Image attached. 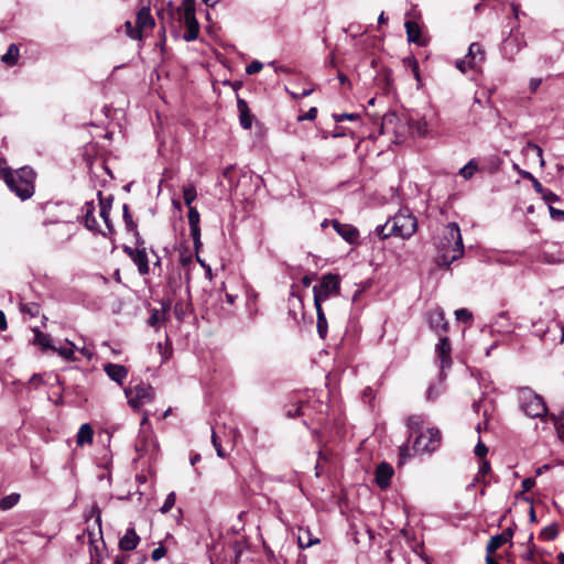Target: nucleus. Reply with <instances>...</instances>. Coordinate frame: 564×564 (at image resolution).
I'll list each match as a JSON object with an SVG mask.
<instances>
[{
    "mask_svg": "<svg viewBox=\"0 0 564 564\" xmlns=\"http://www.w3.org/2000/svg\"><path fill=\"white\" fill-rule=\"evenodd\" d=\"M317 116V109L315 107H312L308 109V111L304 115L299 116V121L303 120H314Z\"/></svg>",
    "mask_w": 564,
    "mask_h": 564,
    "instance_id": "52",
    "label": "nucleus"
},
{
    "mask_svg": "<svg viewBox=\"0 0 564 564\" xmlns=\"http://www.w3.org/2000/svg\"><path fill=\"white\" fill-rule=\"evenodd\" d=\"M124 28H126V33L130 39H132V40H141L142 39L141 30L138 29L137 25L133 26L130 21H127L124 23Z\"/></svg>",
    "mask_w": 564,
    "mask_h": 564,
    "instance_id": "38",
    "label": "nucleus"
},
{
    "mask_svg": "<svg viewBox=\"0 0 564 564\" xmlns=\"http://www.w3.org/2000/svg\"><path fill=\"white\" fill-rule=\"evenodd\" d=\"M496 325L500 332H509L510 330L509 329L510 323H509V317H508L507 313L501 312L498 315V317L496 319Z\"/></svg>",
    "mask_w": 564,
    "mask_h": 564,
    "instance_id": "39",
    "label": "nucleus"
},
{
    "mask_svg": "<svg viewBox=\"0 0 564 564\" xmlns=\"http://www.w3.org/2000/svg\"><path fill=\"white\" fill-rule=\"evenodd\" d=\"M19 47L17 44L12 43L9 45L6 54L2 56L1 61L9 65V66H13L17 62H18V58H19Z\"/></svg>",
    "mask_w": 564,
    "mask_h": 564,
    "instance_id": "32",
    "label": "nucleus"
},
{
    "mask_svg": "<svg viewBox=\"0 0 564 564\" xmlns=\"http://www.w3.org/2000/svg\"><path fill=\"white\" fill-rule=\"evenodd\" d=\"M553 326L561 330V335L558 339L556 337L551 338L552 341H557L558 344L564 343V325H562L560 322H554Z\"/></svg>",
    "mask_w": 564,
    "mask_h": 564,
    "instance_id": "60",
    "label": "nucleus"
},
{
    "mask_svg": "<svg viewBox=\"0 0 564 564\" xmlns=\"http://www.w3.org/2000/svg\"><path fill=\"white\" fill-rule=\"evenodd\" d=\"M535 485V480L533 478H525L522 481V487L524 491H529Z\"/></svg>",
    "mask_w": 564,
    "mask_h": 564,
    "instance_id": "63",
    "label": "nucleus"
},
{
    "mask_svg": "<svg viewBox=\"0 0 564 564\" xmlns=\"http://www.w3.org/2000/svg\"><path fill=\"white\" fill-rule=\"evenodd\" d=\"M35 176V172L29 166L18 170L2 169L0 171V178L22 200L29 199L34 194Z\"/></svg>",
    "mask_w": 564,
    "mask_h": 564,
    "instance_id": "2",
    "label": "nucleus"
},
{
    "mask_svg": "<svg viewBox=\"0 0 564 564\" xmlns=\"http://www.w3.org/2000/svg\"><path fill=\"white\" fill-rule=\"evenodd\" d=\"M340 291V279L337 274H325L321 282L313 288L314 305L322 306L323 302L337 295Z\"/></svg>",
    "mask_w": 564,
    "mask_h": 564,
    "instance_id": "5",
    "label": "nucleus"
},
{
    "mask_svg": "<svg viewBox=\"0 0 564 564\" xmlns=\"http://www.w3.org/2000/svg\"><path fill=\"white\" fill-rule=\"evenodd\" d=\"M429 324L432 329L440 336L445 334L448 328V324L445 321L444 312L441 308H436L429 314Z\"/></svg>",
    "mask_w": 564,
    "mask_h": 564,
    "instance_id": "14",
    "label": "nucleus"
},
{
    "mask_svg": "<svg viewBox=\"0 0 564 564\" xmlns=\"http://www.w3.org/2000/svg\"><path fill=\"white\" fill-rule=\"evenodd\" d=\"M212 444H213V446L216 449L217 456L220 457V458H225L226 457V453H225L224 448L221 447V445H220V443L218 441V437H217V435H216L214 430H212Z\"/></svg>",
    "mask_w": 564,
    "mask_h": 564,
    "instance_id": "46",
    "label": "nucleus"
},
{
    "mask_svg": "<svg viewBox=\"0 0 564 564\" xmlns=\"http://www.w3.org/2000/svg\"><path fill=\"white\" fill-rule=\"evenodd\" d=\"M441 443V432L437 429H427L420 432L413 443V454H423L434 452Z\"/></svg>",
    "mask_w": 564,
    "mask_h": 564,
    "instance_id": "7",
    "label": "nucleus"
},
{
    "mask_svg": "<svg viewBox=\"0 0 564 564\" xmlns=\"http://www.w3.org/2000/svg\"><path fill=\"white\" fill-rule=\"evenodd\" d=\"M393 476V468L388 463H381L376 468V484L381 489H386L390 486L391 478Z\"/></svg>",
    "mask_w": 564,
    "mask_h": 564,
    "instance_id": "16",
    "label": "nucleus"
},
{
    "mask_svg": "<svg viewBox=\"0 0 564 564\" xmlns=\"http://www.w3.org/2000/svg\"><path fill=\"white\" fill-rule=\"evenodd\" d=\"M297 541H299V545H300V547H302V549L310 547V546H312L313 544H316V543H318V542H319V540H318V539H314V540H313V539L311 538V534H310V532H308V531H305V532H303L302 534H300V535H299V538H297Z\"/></svg>",
    "mask_w": 564,
    "mask_h": 564,
    "instance_id": "37",
    "label": "nucleus"
},
{
    "mask_svg": "<svg viewBox=\"0 0 564 564\" xmlns=\"http://www.w3.org/2000/svg\"><path fill=\"white\" fill-rule=\"evenodd\" d=\"M94 431L88 423H84L77 433V444L83 446L93 442Z\"/></svg>",
    "mask_w": 564,
    "mask_h": 564,
    "instance_id": "27",
    "label": "nucleus"
},
{
    "mask_svg": "<svg viewBox=\"0 0 564 564\" xmlns=\"http://www.w3.org/2000/svg\"><path fill=\"white\" fill-rule=\"evenodd\" d=\"M188 224L191 234H196L197 230H200L199 228V213L196 209V207L189 206L188 207Z\"/></svg>",
    "mask_w": 564,
    "mask_h": 564,
    "instance_id": "33",
    "label": "nucleus"
},
{
    "mask_svg": "<svg viewBox=\"0 0 564 564\" xmlns=\"http://www.w3.org/2000/svg\"><path fill=\"white\" fill-rule=\"evenodd\" d=\"M389 225H390V221L388 220L384 225H378L376 227V234L380 239L384 240V239L393 236V234L391 232V228L389 229V231H387V228Z\"/></svg>",
    "mask_w": 564,
    "mask_h": 564,
    "instance_id": "45",
    "label": "nucleus"
},
{
    "mask_svg": "<svg viewBox=\"0 0 564 564\" xmlns=\"http://www.w3.org/2000/svg\"><path fill=\"white\" fill-rule=\"evenodd\" d=\"M436 247V264L438 267L448 268L451 263L462 258L464 254V245L460 229L456 223L446 225Z\"/></svg>",
    "mask_w": 564,
    "mask_h": 564,
    "instance_id": "1",
    "label": "nucleus"
},
{
    "mask_svg": "<svg viewBox=\"0 0 564 564\" xmlns=\"http://www.w3.org/2000/svg\"><path fill=\"white\" fill-rule=\"evenodd\" d=\"M263 67V64L259 61H253L251 62L247 67H246V73L248 75H253V74H257L259 73Z\"/></svg>",
    "mask_w": 564,
    "mask_h": 564,
    "instance_id": "48",
    "label": "nucleus"
},
{
    "mask_svg": "<svg viewBox=\"0 0 564 564\" xmlns=\"http://www.w3.org/2000/svg\"><path fill=\"white\" fill-rule=\"evenodd\" d=\"M20 500V495L12 492L0 499V510L7 511L13 508Z\"/></svg>",
    "mask_w": 564,
    "mask_h": 564,
    "instance_id": "34",
    "label": "nucleus"
},
{
    "mask_svg": "<svg viewBox=\"0 0 564 564\" xmlns=\"http://www.w3.org/2000/svg\"><path fill=\"white\" fill-rule=\"evenodd\" d=\"M405 30L408 35V41L415 43L420 46H423L425 42L423 41L421 36V29L419 24L414 21H406L405 22Z\"/></svg>",
    "mask_w": 564,
    "mask_h": 564,
    "instance_id": "24",
    "label": "nucleus"
},
{
    "mask_svg": "<svg viewBox=\"0 0 564 564\" xmlns=\"http://www.w3.org/2000/svg\"><path fill=\"white\" fill-rule=\"evenodd\" d=\"M525 175L532 180V185H533L534 191L538 194L542 195L546 188H544L543 185L536 178H534L530 173H525Z\"/></svg>",
    "mask_w": 564,
    "mask_h": 564,
    "instance_id": "55",
    "label": "nucleus"
},
{
    "mask_svg": "<svg viewBox=\"0 0 564 564\" xmlns=\"http://www.w3.org/2000/svg\"><path fill=\"white\" fill-rule=\"evenodd\" d=\"M43 383L44 380L40 373H34L29 380V384L33 386L34 388H39Z\"/></svg>",
    "mask_w": 564,
    "mask_h": 564,
    "instance_id": "56",
    "label": "nucleus"
},
{
    "mask_svg": "<svg viewBox=\"0 0 564 564\" xmlns=\"http://www.w3.org/2000/svg\"><path fill=\"white\" fill-rule=\"evenodd\" d=\"M174 315H175V317L178 321H183L184 319L185 310H184V304L182 302L175 303V305H174Z\"/></svg>",
    "mask_w": 564,
    "mask_h": 564,
    "instance_id": "51",
    "label": "nucleus"
},
{
    "mask_svg": "<svg viewBox=\"0 0 564 564\" xmlns=\"http://www.w3.org/2000/svg\"><path fill=\"white\" fill-rule=\"evenodd\" d=\"M523 45L524 43L517 35H510L502 43L501 51L506 57L512 59L513 56L523 47Z\"/></svg>",
    "mask_w": 564,
    "mask_h": 564,
    "instance_id": "18",
    "label": "nucleus"
},
{
    "mask_svg": "<svg viewBox=\"0 0 564 564\" xmlns=\"http://www.w3.org/2000/svg\"><path fill=\"white\" fill-rule=\"evenodd\" d=\"M140 542V538L133 528H129L124 535L119 540V547L122 551L134 550Z\"/></svg>",
    "mask_w": 564,
    "mask_h": 564,
    "instance_id": "22",
    "label": "nucleus"
},
{
    "mask_svg": "<svg viewBox=\"0 0 564 564\" xmlns=\"http://www.w3.org/2000/svg\"><path fill=\"white\" fill-rule=\"evenodd\" d=\"M389 221L393 236L402 239L410 238L417 228L416 218L408 209H400Z\"/></svg>",
    "mask_w": 564,
    "mask_h": 564,
    "instance_id": "4",
    "label": "nucleus"
},
{
    "mask_svg": "<svg viewBox=\"0 0 564 564\" xmlns=\"http://www.w3.org/2000/svg\"><path fill=\"white\" fill-rule=\"evenodd\" d=\"M490 471V464L488 460H482L477 475L475 476V480H482V478Z\"/></svg>",
    "mask_w": 564,
    "mask_h": 564,
    "instance_id": "47",
    "label": "nucleus"
},
{
    "mask_svg": "<svg viewBox=\"0 0 564 564\" xmlns=\"http://www.w3.org/2000/svg\"><path fill=\"white\" fill-rule=\"evenodd\" d=\"M550 417L554 423V429L556 431L557 437L561 441H564V422L554 414L550 415Z\"/></svg>",
    "mask_w": 564,
    "mask_h": 564,
    "instance_id": "44",
    "label": "nucleus"
},
{
    "mask_svg": "<svg viewBox=\"0 0 564 564\" xmlns=\"http://www.w3.org/2000/svg\"><path fill=\"white\" fill-rule=\"evenodd\" d=\"M315 308H316V314H317V323H316L317 333H318L319 337L324 339L327 335V328H328L327 319H326V316H325V313H324L322 306H315Z\"/></svg>",
    "mask_w": 564,
    "mask_h": 564,
    "instance_id": "29",
    "label": "nucleus"
},
{
    "mask_svg": "<svg viewBox=\"0 0 564 564\" xmlns=\"http://www.w3.org/2000/svg\"><path fill=\"white\" fill-rule=\"evenodd\" d=\"M549 210L553 219L564 220V210L554 208L552 206L549 207Z\"/></svg>",
    "mask_w": 564,
    "mask_h": 564,
    "instance_id": "59",
    "label": "nucleus"
},
{
    "mask_svg": "<svg viewBox=\"0 0 564 564\" xmlns=\"http://www.w3.org/2000/svg\"><path fill=\"white\" fill-rule=\"evenodd\" d=\"M191 236L193 238L194 248H195L196 252H198L199 248L202 247L200 230H197V235L191 234Z\"/></svg>",
    "mask_w": 564,
    "mask_h": 564,
    "instance_id": "61",
    "label": "nucleus"
},
{
    "mask_svg": "<svg viewBox=\"0 0 564 564\" xmlns=\"http://www.w3.org/2000/svg\"><path fill=\"white\" fill-rule=\"evenodd\" d=\"M107 376L115 382L122 384L128 376V369L122 365L107 364L104 366Z\"/></svg>",
    "mask_w": 564,
    "mask_h": 564,
    "instance_id": "19",
    "label": "nucleus"
},
{
    "mask_svg": "<svg viewBox=\"0 0 564 564\" xmlns=\"http://www.w3.org/2000/svg\"><path fill=\"white\" fill-rule=\"evenodd\" d=\"M83 209L85 212V215H84L85 227L90 231L99 232L106 237L107 236L106 231L100 230V228L98 226V223H97V219L95 216L94 202L85 203Z\"/></svg>",
    "mask_w": 564,
    "mask_h": 564,
    "instance_id": "17",
    "label": "nucleus"
},
{
    "mask_svg": "<svg viewBox=\"0 0 564 564\" xmlns=\"http://www.w3.org/2000/svg\"><path fill=\"white\" fill-rule=\"evenodd\" d=\"M332 226L334 230L348 243L355 245L358 242L359 239V230L350 225V224H343L338 221L337 219H332Z\"/></svg>",
    "mask_w": 564,
    "mask_h": 564,
    "instance_id": "12",
    "label": "nucleus"
},
{
    "mask_svg": "<svg viewBox=\"0 0 564 564\" xmlns=\"http://www.w3.org/2000/svg\"><path fill=\"white\" fill-rule=\"evenodd\" d=\"M424 424V419L421 415H412L406 420V426L410 432L409 437H412L414 434H419L422 431Z\"/></svg>",
    "mask_w": 564,
    "mask_h": 564,
    "instance_id": "28",
    "label": "nucleus"
},
{
    "mask_svg": "<svg viewBox=\"0 0 564 564\" xmlns=\"http://www.w3.org/2000/svg\"><path fill=\"white\" fill-rule=\"evenodd\" d=\"M452 346L448 337L441 336L438 343L435 346V355L437 360L440 361L441 376L444 373L446 369L452 367Z\"/></svg>",
    "mask_w": 564,
    "mask_h": 564,
    "instance_id": "9",
    "label": "nucleus"
},
{
    "mask_svg": "<svg viewBox=\"0 0 564 564\" xmlns=\"http://www.w3.org/2000/svg\"><path fill=\"white\" fill-rule=\"evenodd\" d=\"M21 311L32 317H35L40 314V306L36 303H24L21 305Z\"/></svg>",
    "mask_w": 564,
    "mask_h": 564,
    "instance_id": "42",
    "label": "nucleus"
},
{
    "mask_svg": "<svg viewBox=\"0 0 564 564\" xmlns=\"http://www.w3.org/2000/svg\"><path fill=\"white\" fill-rule=\"evenodd\" d=\"M518 401L520 409L529 417H543L547 414L544 399L529 387L518 389Z\"/></svg>",
    "mask_w": 564,
    "mask_h": 564,
    "instance_id": "3",
    "label": "nucleus"
},
{
    "mask_svg": "<svg viewBox=\"0 0 564 564\" xmlns=\"http://www.w3.org/2000/svg\"><path fill=\"white\" fill-rule=\"evenodd\" d=\"M455 315H456L457 321H460V322H468L473 317L471 313L467 308H459V310L455 311Z\"/></svg>",
    "mask_w": 564,
    "mask_h": 564,
    "instance_id": "49",
    "label": "nucleus"
},
{
    "mask_svg": "<svg viewBox=\"0 0 564 564\" xmlns=\"http://www.w3.org/2000/svg\"><path fill=\"white\" fill-rule=\"evenodd\" d=\"M135 25L141 30L152 29L154 26V19L150 13V9L147 7L141 8L137 13Z\"/></svg>",
    "mask_w": 564,
    "mask_h": 564,
    "instance_id": "23",
    "label": "nucleus"
},
{
    "mask_svg": "<svg viewBox=\"0 0 564 564\" xmlns=\"http://www.w3.org/2000/svg\"><path fill=\"white\" fill-rule=\"evenodd\" d=\"M541 83H542L541 78H531L530 84H529L531 91H533V93L536 91L538 88L540 87Z\"/></svg>",
    "mask_w": 564,
    "mask_h": 564,
    "instance_id": "64",
    "label": "nucleus"
},
{
    "mask_svg": "<svg viewBox=\"0 0 564 564\" xmlns=\"http://www.w3.org/2000/svg\"><path fill=\"white\" fill-rule=\"evenodd\" d=\"M410 447L408 444H403L400 447V463H403L406 458L411 457Z\"/></svg>",
    "mask_w": 564,
    "mask_h": 564,
    "instance_id": "58",
    "label": "nucleus"
},
{
    "mask_svg": "<svg viewBox=\"0 0 564 564\" xmlns=\"http://www.w3.org/2000/svg\"><path fill=\"white\" fill-rule=\"evenodd\" d=\"M182 19L187 29L183 35V39L187 42L196 40L199 32V24L196 20L195 9L193 6L185 7Z\"/></svg>",
    "mask_w": 564,
    "mask_h": 564,
    "instance_id": "10",
    "label": "nucleus"
},
{
    "mask_svg": "<svg viewBox=\"0 0 564 564\" xmlns=\"http://www.w3.org/2000/svg\"><path fill=\"white\" fill-rule=\"evenodd\" d=\"M512 536H513V530L511 528H507L500 534L491 536L486 546L487 553L488 554L495 553L502 545L510 542Z\"/></svg>",
    "mask_w": 564,
    "mask_h": 564,
    "instance_id": "15",
    "label": "nucleus"
},
{
    "mask_svg": "<svg viewBox=\"0 0 564 564\" xmlns=\"http://www.w3.org/2000/svg\"><path fill=\"white\" fill-rule=\"evenodd\" d=\"M476 171H478V164L475 160H470L459 170V175L464 180H470Z\"/></svg>",
    "mask_w": 564,
    "mask_h": 564,
    "instance_id": "35",
    "label": "nucleus"
},
{
    "mask_svg": "<svg viewBox=\"0 0 564 564\" xmlns=\"http://www.w3.org/2000/svg\"><path fill=\"white\" fill-rule=\"evenodd\" d=\"M183 197L187 207L192 206V203L196 199L197 193L193 184H188L183 187Z\"/></svg>",
    "mask_w": 564,
    "mask_h": 564,
    "instance_id": "36",
    "label": "nucleus"
},
{
    "mask_svg": "<svg viewBox=\"0 0 564 564\" xmlns=\"http://www.w3.org/2000/svg\"><path fill=\"white\" fill-rule=\"evenodd\" d=\"M98 198H99V216L102 218L106 227H107V236L108 235H111L115 229H113V225L110 220V212H111V206H112V200H113V197L110 195L108 197H104L101 192H98Z\"/></svg>",
    "mask_w": 564,
    "mask_h": 564,
    "instance_id": "13",
    "label": "nucleus"
},
{
    "mask_svg": "<svg viewBox=\"0 0 564 564\" xmlns=\"http://www.w3.org/2000/svg\"><path fill=\"white\" fill-rule=\"evenodd\" d=\"M77 347L75 344L68 339H66V346L61 347H52V350L57 352L61 357H63L67 361H76L77 358L75 356Z\"/></svg>",
    "mask_w": 564,
    "mask_h": 564,
    "instance_id": "26",
    "label": "nucleus"
},
{
    "mask_svg": "<svg viewBox=\"0 0 564 564\" xmlns=\"http://www.w3.org/2000/svg\"><path fill=\"white\" fill-rule=\"evenodd\" d=\"M175 500H176V496H175V492H170L166 498H165V501L163 503V506L160 508V511L162 513H167L175 505Z\"/></svg>",
    "mask_w": 564,
    "mask_h": 564,
    "instance_id": "43",
    "label": "nucleus"
},
{
    "mask_svg": "<svg viewBox=\"0 0 564 564\" xmlns=\"http://www.w3.org/2000/svg\"><path fill=\"white\" fill-rule=\"evenodd\" d=\"M124 394L128 398V404L133 410L140 409L143 404L150 403L154 399L153 388L143 382L126 388Z\"/></svg>",
    "mask_w": 564,
    "mask_h": 564,
    "instance_id": "6",
    "label": "nucleus"
},
{
    "mask_svg": "<svg viewBox=\"0 0 564 564\" xmlns=\"http://www.w3.org/2000/svg\"><path fill=\"white\" fill-rule=\"evenodd\" d=\"M441 393V389H436L435 386H430L427 390V399L434 400Z\"/></svg>",
    "mask_w": 564,
    "mask_h": 564,
    "instance_id": "62",
    "label": "nucleus"
},
{
    "mask_svg": "<svg viewBox=\"0 0 564 564\" xmlns=\"http://www.w3.org/2000/svg\"><path fill=\"white\" fill-rule=\"evenodd\" d=\"M557 535V529L554 525H549L542 529L540 533V538L545 541H551L555 539Z\"/></svg>",
    "mask_w": 564,
    "mask_h": 564,
    "instance_id": "41",
    "label": "nucleus"
},
{
    "mask_svg": "<svg viewBox=\"0 0 564 564\" xmlns=\"http://www.w3.org/2000/svg\"><path fill=\"white\" fill-rule=\"evenodd\" d=\"M135 250L131 260L138 267V272L141 275H147L150 271V267L144 240L140 237L139 240L135 239Z\"/></svg>",
    "mask_w": 564,
    "mask_h": 564,
    "instance_id": "11",
    "label": "nucleus"
},
{
    "mask_svg": "<svg viewBox=\"0 0 564 564\" xmlns=\"http://www.w3.org/2000/svg\"><path fill=\"white\" fill-rule=\"evenodd\" d=\"M488 452V448L487 446L482 443V442H478L477 445L475 446V455L482 458L486 456Z\"/></svg>",
    "mask_w": 564,
    "mask_h": 564,
    "instance_id": "54",
    "label": "nucleus"
},
{
    "mask_svg": "<svg viewBox=\"0 0 564 564\" xmlns=\"http://www.w3.org/2000/svg\"><path fill=\"white\" fill-rule=\"evenodd\" d=\"M56 227L52 230H48L47 232L52 236L54 240H68L73 235V224L68 221L64 223H56Z\"/></svg>",
    "mask_w": 564,
    "mask_h": 564,
    "instance_id": "21",
    "label": "nucleus"
},
{
    "mask_svg": "<svg viewBox=\"0 0 564 564\" xmlns=\"http://www.w3.org/2000/svg\"><path fill=\"white\" fill-rule=\"evenodd\" d=\"M170 310V303H163L162 310L152 308L150 310V317L148 319V325L150 327H156L159 323L166 321V314Z\"/></svg>",
    "mask_w": 564,
    "mask_h": 564,
    "instance_id": "25",
    "label": "nucleus"
},
{
    "mask_svg": "<svg viewBox=\"0 0 564 564\" xmlns=\"http://www.w3.org/2000/svg\"><path fill=\"white\" fill-rule=\"evenodd\" d=\"M529 549L522 554V560L527 562H534V544H533V534H530L528 539Z\"/></svg>",
    "mask_w": 564,
    "mask_h": 564,
    "instance_id": "40",
    "label": "nucleus"
},
{
    "mask_svg": "<svg viewBox=\"0 0 564 564\" xmlns=\"http://www.w3.org/2000/svg\"><path fill=\"white\" fill-rule=\"evenodd\" d=\"M485 59V52L479 43H471L468 48V53L464 58L456 62V67L462 72L466 73L468 69L476 68Z\"/></svg>",
    "mask_w": 564,
    "mask_h": 564,
    "instance_id": "8",
    "label": "nucleus"
},
{
    "mask_svg": "<svg viewBox=\"0 0 564 564\" xmlns=\"http://www.w3.org/2000/svg\"><path fill=\"white\" fill-rule=\"evenodd\" d=\"M358 118H359V115H357V113L334 115V119L336 122H341L343 120H356Z\"/></svg>",
    "mask_w": 564,
    "mask_h": 564,
    "instance_id": "53",
    "label": "nucleus"
},
{
    "mask_svg": "<svg viewBox=\"0 0 564 564\" xmlns=\"http://www.w3.org/2000/svg\"><path fill=\"white\" fill-rule=\"evenodd\" d=\"M34 344L41 346L43 349H51L54 347L52 345L51 336L41 332L39 328H34Z\"/></svg>",
    "mask_w": 564,
    "mask_h": 564,
    "instance_id": "31",
    "label": "nucleus"
},
{
    "mask_svg": "<svg viewBox=\"0 0 564 564\" xmlns=\"http://www.w3.org/2000/svg\"><path fill=\"white\" fill-rule=\"evenodd\" d=\"M122 212H123V221H124L127 230L132 231L135 239L139 240L141 236L137 229V224L133 221L132 215L130 214L129 206L127 204L123 205Z\"/></svg>",
    "mask_w": 564,
    "mask_h": 564,
    "instance_id": "30",
    "label": "nucleus"
},
{
    "mask_svg": "<svg viewBox=\"0 0 564 564\" xmlns=\"http://www.w3.org/2000/svg\"><path fill=\"white\" fill-rule=\"evenodd\" d=\"M165 553H166L165 547L159 546L152 551L151 557L153 561H159L165 555Z\"/></svg>",
    "mask_w": 564,
    "mask_h": 564,
    "instance_id": "57",
    "label": "nucleus"
},
{
    "mask_svg": "<svg viewBox=\"0 0 564 564\" xmlns=\"http://www.w3.org/2000/svg\"><path fill=\"white\" fill-rule=\"evenodd\" d=\"M542 198L547 203H556L560 200V197L547 188L542 194Z\"/></svg>",
    "mask_w": 564,
    "mask_h": 564,
    "instance_id": "50",
    "label": "nucleus"
},
{
    "mask_svg": "<svg viewBox=\"0 0 564 564\" xmlns=\"http://www.w3.org/2000/svg\"><path fill=\"white\" fill-rule=\"evenodd\" d=\"M237 109L239 112L240 126L243 129H250L252 126L253 116L251 115L248 104L245 99L237 97Z\"/></svg>",
    "mask_w": 564,
    "mask_h": 564,
    "instance_id": "20",
    "label": "nucleus"
}]
</instances>
